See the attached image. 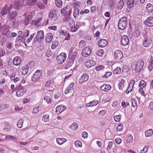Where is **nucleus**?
I'll use <instances>...</instances> for the list:
<instances>
[{
	"mask_svg": "<svg viewBox=\"0 0 153 153\" xmlns=\"http://www.w3.org/2000/svg\"><path fill=\"white\" fill-rule=\"evenodd\" d=\"M66 108V107L62 105L57 106L56 108V112L58 114H60Z\"/></svg>",
	"mask_w": 153,
	"mask_h": 153,
	"instance_id": "nucleus-15",
	"label": "nucleus"
},
{
	"mask_svg": "<svg viewBox=\"0 0 153 153\" xmlns=\"http://www.w3.org/2000/svg\"><path fill=\"white\" fill-rule=\"evenodd\" d=\"M112 73L111 72H106L105 74L103 76V77L105 78H108L111 76Z\"/></svg>",
	"mask_w": 153,
	"mask_h": 153,
	"instance_id": "nucleus-57",
	"label": "nucleus"
},
{
	"mask_svg": "<svg viewBox=\"0 0 153 153\" xmlns=\"http://www.w3.org/2000/svg\"><path fill=\"white\" fill-rule=\"evenodd\" d=\"M44 100H46L48 104H49L51 102V99L48 96H45L44 97Z\"/></svg>",
	"mask_w": 153,
	"mask_h": 153,
	"instance_id": "nucleus-61",
	"label": "nucleus"
},
{
	"mask_svg": "<svg viewBox=\"0 0 153 153\" xmlns=\"http://www.w3.org/2000/svg\"><path fill=\"white\" fill-rule=\"evenodd\" d=\"M21 60L20 58L18 56L15 57L13 60V64L16 66H18L20 65Z\"/></svg>",
	"mask_w": 153,
	"mask_h": 153,
	"instance_id": "nucleus-21",
	"label": "nucleus"
},
{
	"mask_svg": "<svg viewBox=\"0 0 153 153\" xmlns=\"http://www.w3.org/2000/svg\"><path fill=\"white\" fill-rule=\"evenodd\" d=\"M148 148L149 146H145L143 149L141 150L140 153H146L148 151Z\"/></svg>",
	"mask_w": 153,
	"mask_h": 153,
	"instance_id": "nucleus-60",
	"label": "nucleus"
},
{
	"mask_svg": "<svg viewBox=\"0 0 153 153\" xmlns=\"http://www.w3.org/2000/svg\"><path fill=\"white\" fill-rule=\"evenodd\" d=\"M77 54L76 49L74 48H71L69 51V58L74 60Z\"/></svg>",
	"mask_w": 153,
	"mask_h": 153,
	"instance_id": "nucleus-13",
	"label": "nucleus"
},
{
	"mask_svg": "<svg viewBox=\"0 0 153 153\" xmlns=\"http://www.w3.org/2000/svg\"><path fill=\"white\" fill-rule=\"evenodd\" d=\"M145 25L149 27L153 26V17H149L144 21Z\"/></svg>",
	"mask_w": 153,
	"mask_h": 153,
	"instance_id": "nucleus-16",
	"label": "nucleus"
},
{
	"mask_svg": "<svg viewBox=\"0 0 153 153\" xmlns=\"http://www.w3.org/2000/svg\"><path fill=\"white\" fill-rule=\"evenodd\" d=\"M121 117V116L120 114L115 115L114 117V119L115 121L116 122H119L120 120Z\"/></svg>",
	"mask_w": 153,
	"mask_h": 153,
	"instance_id": "nucleus-50",
	"label": "nucleus"
},
{
	"mask_svg": "<svg viewBox=\"0 0 153 153\" xmlns=\"http://www.w3.org/2000/svg\"><path fill=\"white\" fill-rule=\"evenodd\" d=\"M153 134V130L152 129H149L146 130L145 132L146 137H151Z\"/></svg>",
	"mask_w": 153,
	"mask_h": 153,
	"instance_id": "nucleus-35",
	"label": "nucleus"
},
{
	"mask_svg": "<svg viewBox=\"0 0 153 153\" xmlns=\"http://www.w3.org/2000/svg\"><path fill=\"white\" fill-rule=\"evenodd\" d=\"M34 66V62L33 61L30 62L27 64L23 67L21 69V72L23 75H25L28 71L29 68H30Z\"/></svg>",
	"mask_w": 153,
	"mask_h": 153,
	"instance_id": "nucleus-4",
	"label": "nucleus"
},
{
	"mask_svg": "<svg viewBox=\"0 0 153 153\" xmlns=\"http://www.w3.org/2000/svg\"><path fill=\"white\" fill-rule=\"evenodd\" d=\"M78 125L76 123H74L72 124L70 126V128L73 130H75L77 128Z\"/></svg>",
	"mask_w": 153,
	"mask_h": 153,
	"instance_id": "nucleus-40",
	"label": "nucleus"
},
{
	"mask_svg": "<svg viewBox=\"0 0 153 153\" xmlns=\"http://www.w3.org/2000/svg\"><path fill=\"white\" fill-rule=\"evenodd\" d=\"M129 42V39L127 36L124 35L122 36L121 43L123 45L125 46L128 45Z\"/></svg>",
	"mask_w": 153,
	"mask_h": 153,
	"instance_id": "nucleus-12",
	"label": "nucleus"
},
{
	"mask_svg": "<svg viewBox=\"0 0 153 153\" xmlns=\"http://www.w3.org/2000/svg\"><path fill=\"white\" fill-rule=\"evenodd\" d=\"M91 49L89 47H86L84 48L82 51V55L84 57H88L91 53Z\"/></svg>",
	"mask_w": 153,
	"mask_h": 153,
	"instance_id": "nucleus-9",
	"label": "nucleus"
},
{
	"mask_svg": "<svg viewBox=\"0 0 153 153\" xmlns=\"http://www.w3.org/2000/svg\"><path fill=\"white\" fill-rule=\"evenodd\" d=\"M11 79H13L15 83H16L19 82L20 79L19 77L14 76V78H12Z\"/></svg>",
	"mask_w": 153,
	"mask_h": 153,
	"instance_id": "nucleus-64",
	"label": "nucleus"
},
{
	"mask_svg": "<svg viewBox=\"0 0 153 153\" xmlns=\"http://www.w3.org/2000/svg\"><path fill=\"white\" fill-rule=\"evenodd\" d=\"M124 5V2L123 0H120L117 4V7L119 10H121Z\"/></svg>",
	"mask_w": 153,
	"mask_h": 153,
	"instance_id": "nucleus-34",
	"label": "nucleus"
},
{
	"mask_svg": "<svg viewBox=\"0 0 153 153\" xmlns=\"http://www.w3.org/2000/svg\"><path fill=\"white\" fill-rule=\"evenodd\" d=\"M44 38V32L43 30H40L37 32L36 36L33 39V42L36 43L37 42H41Z\"/></svg>",
	"mask_w": 153,
	"mask_h": 153,
	"instance_id": "nucleus-3",
	"label": "nucleus"
},
{
	"mask_svg": "<svg viewBox=\"0 0 153 153\" xmlns=\"http://www.w3.org/2000/svg\"><path fill=\"white\" fill-rule=\"evenodd\" d=\"M121 71V69L120 67L116 68L114 70L113 73L114 74H117L120 73Z\"/></svg>",
	"mask_w": 153,
	"mask_h": 153,
	"instance_id": "nucleus-41",
	"label": "nucleus"
},
{
	"mask_svg": "<svg viewBox=\"0 0 153 153\" xmlns=\"http://www.w3.org/2000/svg\"><path fill=\"white\" fill-rule=\"evenodd\" d=\"M123 125L122 123H119L117 127V130L118 131H122L123 129Z\"/></svg>",
	"mask_w": 153,
	"mask_h": 153,
	"instance_id": "nucleus-53",
	"label": "nucleus"
},
{
	"mask_svg": "<svg viewBox=\"0 0 153 153\" xmlns=\"http://www.w3.org/2000/svg\"><path fill=\"white\" fill-rule=\"evenodd\" d=\"M127 19L126 17L121 18L119 21L118 27L120 30H123L126 28L127 25Z\"/></svg>",
	"mask_w": 153,
	"mask_h": 153,
	"instance_id": "nucleus-2",
	"label": "nucleus"
},
{
	"mask_svg": "<svg viewBox=\"0 0 153 153\" xmlns=\"http://www.w3.org/2000/svg\"><path fill=\"white\" fill-rule=\"evenodd\" d=\"M89 76L88 73H83L80 77L79 80V83L82 84L83 82L87 81L88 79Z\"/></svg>",
	"mask_w": 153,
	"mask_h": 153,
	"instance_id": "nucleus-8",
	"label": "nucleus"
},
{
	"mask_svg": "<svg viewBox=\"0 0 153 153\" xmlns=\"http://www.w3.org/2000/svg\"><path fill=\"white\" fill-rule=\"evenodd\" d=\"M113 144V143L112 141H109L108 143V146L107 147V149L109 150L111 149Z\"/></svg>",
	"mask_w": 153,
	"mask_h": 153,
	"instance_id": "nucleus-59",
	"label": "nucleus"
},
{
	"mask_svg": "<svg viewBox=\"0 0 153 153\" xmlns=\"http://www.w3.org/2000/svg\"><path fill=\"white\" fill-rule=\"evenodd\" d=\"M144 65V61L142 59H140L137 62L135 65H132L131 66L136 72H138L143 69Z\"/></svg>",
	"mask_w": 153,
	"mask_h": 153,
	"instance_id": "nucleus-1",
	"label": "nucleus"
},
{
	"mask_svg": "<svg viewBox=\"0 0 153 153\" xmlns=\"http://www.w3.org/2000/svg\"><path fill=\"white\" fill-rule=\"evenodd\" d=\"M104 51L103 49H101L97 51L95 54L99 56H102L104 54Z\"/></svg>",
	"mask_w": 153,
	"mask_h": 153,
	"instance_id": "nucleus-37",
	"label": "nucleus"
},
{
	"mask_svg": "<svg viewBox=\"0 0 153 153\" xmlns=\"http://www.w3.org/2000/svg\"><path fill=\"white\" fill-rule=\"evenodd\" d=\"M58 13L57 10L56 9L51 10L50 12L49 15V17L50 18H53L56 16L58 15Z\"/></svg>",
	"mask_w": 153,
	"mask_h": 153,
	"instance_id": "nucleus-19",
	"label": "nucleus"
},
{
	"mask_svg": "<svg viewBox=\"0 0 153 153\" xmlns=\"http://www.w3.org/2000/svg\"><path fill=\"white\" fill-rule=\"evenodd\" d=\"M95 64V62L91 60H88L85 63V66L88 68H89L93 66Z\"/></svg>",
	"mask_w": 153,
	"mask_h": 153,
	"instance_id": "nucleus-18",
	"label": "nucleus"
},
{
	"mask_svg": "<svg viewBox=\"0 0 153 153\" xmlns=\"http://www.w3.org/2000/svg\"><path fill=\"white\" fill-rule=\"evenodd\" d=\"M74 144L76 147H81L82 146V143L79 140H76L74 142Z\"/></svg>",
	"mask_w": 153,
	"mask_h": 153,
	"instance_id": "nucleus-49",
	"label": "nucleus"
},
{
	"mask_svg": "<svg viewBox=\"0 0 153 153\" xmlns=\"http://www.w3.org/2000/svg\"><path fill=\"white\" fill-rule=\"evenodd\" d=\"M66 54L65 53H62L57 57L56 59L58 64H62L65 61L66 58Z\"/></svg>",
	"mask_w": 153,
	"mask_h": 153,
	"instance_id": "nucleus-7",
	"label": "nucleus"
},
{
	"mask_svg": "<svg viewBox=\"0 0 153 153\" xmlns=\"http://www.w3.org/2000/svg\"><path fill=\"white\" fill-rule=\"evenodd\" d=\"M58 43L57 41H53V42L51 46L52 49H54L56 48V47L58 46Z\"/></svg>",
	"mask_w": 153,
	"mask_h": 153,
	"instance_id": "nucleus-52",
	"label": "nucleus"
},
{
	"mask_svg": "<svg viewBox=\"0 0 153 153\" xmlns=\"http://www.w3.org/2000/svg\"><path fill=\"white\" fill-rule=\"evenodd\" d=\"M74 60L69 57L67 62V64L65 65L66 69L68 68L71 67L73 64Z\"/></svg>",
	"mask_w": 153,
	"mask_h": 153,
	"instance_id": "nucleus-28",
	"label": "nucleus"
},
{
	"mask_svg": "<svg viewBox=\"0 0 153 153\" xmlns=\"http://www.w3.org/2000/svg\"><path fill=\"white\" fill-rule=\"evenodd\" d=\"M21 38L20 35H19L18 36L16 40V45H19L21 44Z\"/></svg>",
	"mask_w": 153,
	"mask_h": 153,
	"instance_id": "nucleus-51",
	"label": "nucleus"
},
{
	"mask_svg": "<svg viewBox=\"0 0 153 153\" xmlns=\"http://www.w3.org/2000/svg\"><path fill=\"white\" fill-rule=\"evenodd\" d=\"M5 139L7 140H16V138L13 136L11 135H7L5 137Z\"/></svg>",
	"mask_w": 153,
	"mask_h": 153,
	"instance_id": "nucleus-55",
	"label": "nucleus"
},
{
	"mask_svg": "<svg viewBox=\"0 0 153 153\" xmlns=\"http://www.w3.org/2000/svg\"><path fill=\"white\" fill-rule=\"evenodd\" d=\"M16 12L15 11H13L12 12L9 13V19H10L11 20H12L16 16Z\"/></svg>",
	"mask_w": 153,
	"mask_h": 153,
	"instance_id": "nucleus-39",
	"label": "nucleus"
},
{
	"mask_svg": "<svg viewBox=\"0 0 153 153\" xmlns=\"http://www.w3.org/2000/svg\"><path fill=\"white\" fill-rule=\"evenodd\" d=\"M114 57L115 59L120 60L122 59L123 55L121 51L119 50H116L114 52Z\"/></svg>",
	"mask_w": 153,
	"mask_h": 153,
	"instance_id": "nucleus-10",
	"label": "nucleus"
},
{
	"mask_svg": "<svg viewBox=\"0 0 153 153\" xmlns=\"http://www.w3.org/2000/svg\"><path fill=\"white\" fill-rule=\"evenodd\" d=\"M135 82L134 80H132L129 83V87L126 91V94H128L132 90L133 86Z\"/></svg>",
	"mask_w": 153,
	"mask_h": 153,
	"instance_id": "nucleus-25",
	"label": "nucleus"
},
{
	"mask_svg": "<svg viewBox=\"0 0 153 153\" xmlns=\"http://www.w3.org/2000/svg\"><path fill=\"white\" fill-rule=\"evenodd\" d=\"M4 126L3 127L4 130L7 132L10 131L11 129V126L7 122L4 123Z\"/></svg>",
	"mask_w": 153,
	"mask_h": 153,
	"instance_id": "nucleus-27",
	"label": "nucleus"
},
{
	"mask_svg": "<svg viewBox=\"0 0 153 153\" xmlns=\"http://www.w3.org/2000/svg\"><path fill=\"white\" fill-rule=\"evenodd\" d=\"M127 4L129 8H131L134 6V0H127Z\"/></svg>",
	"mask_w": 153,
	"mask_h": 153,
	"instance_id": "nucleus-44",
	"label": "nucleus"
},
{
	"mask_svg": "<svg viewBox=\"0 0 153 153\" xmlns=\"http://www.w3.org/2000/svg\"><path fill=\"white\" fill-rule=\"evenodd\" d=\"M111 86L108 84H103L100 87V89L105 92H108L111 89Z\"/></svg>",
	"mask_w": 153,
	"mask_h": 153,
	"instance_id": "nucleus-17",
	"label": "nucleus"
},
{
	"mask_svg": "<svg viewBox=\"0 0 153 153\" xmlns=\"http://www.w3.org/2000/svg\"><path fill=\"white\" fill-rule=\"evenodd\" d=\"M70 27L71 31L73 32H74L77 31L79 28V27L77 25H75L71 27Z\"/></svg>",
	"mask_w": 153,
	"mask_h": 153,
	"instance_id": "nucleus-48",
	"label": "nucleus"
},
{
	"mask_svg": "<svg viewBox=\"0 0 153 153\" xmlns=\"http://www.w3.org/2000/svg\"><path fill=\"white\" fill-rule=\"evenodd\" d=\"M27 90L24 88L22 85H19L16 91V96L18 97H22L26 92Z\"/></svg>",
	"mask_w": 153,
	"mask_h": 153,
	"instance_id": "nucleus-6",
	"label": "nucleus"
},
{
	"mask_svg": "<svg viewBox=\"0 0 153 153\" xmlns=\"http://www.w3.org/2000/svg\"><path fill=\"white\" fill-rule=\"evenodd\" d=\"M67 141V140L65 138H57L56 140L57 143L60 145L62 144Z\"/></svg>",
	"mask_w": 153,
	"mask_h": 153,
	"instance_id": "nucleus-33",
	"label": "nucleus"
},
{
	"mask_svg": "<svg viewBox=\"0 0 153 153\" xmlns=\"http://www.w3.org/2000/svg\"><path fill=\"white\" fill-rule=\"evenodd\" d=\"M146 9L147 13H152L153 11V5L148 3L146 7Z\"/></svg>",
	"mask_w": 153,
	"mask_h": 153,
	"instance_id": "nucleus-26",
	"label": "nucleus"
},
{
	"mask_svg": "<svg viewBox=\"0 0 153 153\" xmlns=\"http://www.w3.org/2000/svg\"><path fill=\"white\" fill-rule=\"evenodd\" d=\"M49 115L46 114L44 115L42 118V120L45 122H47L49 121Z\"/></svg>",
	"mask_w": 153,
	"mask_h": 153,
	"instance_id": "nucleus-43",
	"label": "nucleus"
},
{
	"mask_svg": "<svg viewBox=\"0 0 153 153\" xmlns=\"http://www.w3.org/2000/svg\"><path fill=\"white\" fill-rule=\"evenodd\" d=\"M152 39L150 36H146L143 42V45L146 47H148L151 43Z\"/></svg>",
	"mask_w": 153,
	"mask_h": 153,
	"instance_id": "nucleus-14",
	"label": "nucleus"
},
{
	"mask_svg": "<svg viewBox=\"0 0 153 153\" xmlns=\"http://www.w3.org/2000/svg\"><path fill=\"white\" fill-rule=\"evenodd\" d=\"M53 38V36L51 33H49L46 36V40L47 42L49 43L51 42Z\"/></svg>",
	"mask_w": 153,
	"mask_h": 153,
	"instance_id": "nucleus-31",
	"label": "nucleus"
},
{
	"mask_svg": "<svg viewBox=\"0 0 153 153\" xmlns=\"http://www.w3.org/2000/svg\"><path fill=\"white\" fill-rule=\"evenodd\" d=\"M146 85V82L144 80H141L139 84V87L141 88H143Z\"/></svg>",
	"mask_w": 153,
	"mask_h": 153,
	"instance_id": "nucleus-47",
	"label": "nucleus"
},
{
	"mask_svg": "<svg viewBox=\"0 0 153 153\" xmlns=\"http://www.w3.org/2000/svg\"><path fill=\"white\" fill-rule=\"evenodd\" d=\"M45 86L48 91H53L54 86L51 81H47L45 83Z\"/></svg>",
	"mask_w": 153,
	"mask_h": 153,
	"instance_id": "nucleus-11",
	"label": "nucleus"
},
{
	"mask_svg": "<svg viewBox=\"0 0 153 153\" xmlns=\"http://www.w3.org/2000/svg\"><path fill=\"white\" fill-rule=\"evenodd\" d=\"M21 22L25 26H27L29 23V20L27 18H25Z\"/></svg>",
	"mask_w": 153,
	"mask_h": 153,
	"instance_id": "nucleus-56",
	"label": "nucleus"
},
{
	"mask_svg": "<svg viewBox=\"0 0 153 153\" xmlns=\"http://www.w3.org/2000/svg\"><path fill=\"white\" fill-rule=\"evenodd\" d=\"M98 103V101L96 100H94L93 101L90 102L86 104V105L87 107H93L96 106Z\"/></svg>",
	"mask_w": 153,
	"mask_h": 153,
	"instance_id": "nucleus-29",
	"label": "nucleus"
},
{
	"mask_svg": "<svg viewBox=\"0 0 153 153\" xmlns=\"http://www.w3.org/2000/svg\"><path fill=\"white\" fill-rule=\"evenodd\" d=\"M74 84L73 82H71L69 86L67 87L65 89V94H68L69 92H71L73 89V86Z\"/></svg>",
	"mask_w": 153,
	"mask_h": 153,
	"instance_id": "nucleus-24",
	"label": "nucleus"
},
{
	"mask_svg": "<svg viewBox=\"0 0 153 153\" xmlns=\"http://www.w3.org/2000/svg\"><path fill=\"white\" fill-rule=\"evenodd\" d=\"M41 19L42 18L39 17L37 19V20H35L34 22V25L35 26L38 27L41 25Z\"/></svg>",
	"mask_w": 153,
	"mask_h": 153,
	"instance_id": "nucleus-36",
	"label": "nucleus"
},
{
	"mask_svg": "<svg viewBox=\"0 0 153 153\" xmlns=\"http://www.w3.org/2000/svg\"><path fill=\"white\" fill-rule=\"evenodd\" d=\"M116 3L115 0H108V5L109 7L111 9H113Z\"/></svg>",
	"mask_w": 153,
	"mask_h": 153,
	"instance_id": "nucleus-32",
	"label": "nucleus"
},
{
	"mask_svg": "<svg viewBox=\"0 0 153 153\" xmlns=\"http://www.w3.org/2000/svg\"><path fill=\"white\" fill-rule=\"evenodd\" d=\"M24 120L22 119H19L17 122V125L18 127L19 128L22 127V126Z\"/></svg>",
	"mask_w": 153,
	"mask_h": 153,
	"instance_id": "nucleus-45",
	"label": "nucleus"
},
{
	"mask_svg": "<svg viewBox=\"0 0 153 153\" xmlns=\"http://www.w3.org/2000/svg\"><path fill=\"white\" fill-rule=\"evenodd\" d=\"M3 28L5 30H4V31H7L6 35L9 37H11V33L9 30L10 29V27L7 25H4Z\"/></svg>",
	"mask_w": 153,
	"mask_h": 153,
	"instance_id": "nucleus-30",
	"label": "nucleus"
},
{
	"mask_svg": "<svg viewBox=\"0 0 153 153\" xmlns=\"http://www.w3.org/2000/svg\"><path fill=\"white\" fill-rule=\"evenodd\" d=\"M132 106L135 108H137V103L136 100L134 98H132L131 100Z\"/></svg>",
	"mask_w": 153,
	"mask_h": 153,
	"instance_id": "nucleus-42",
	"label": "nucleus"
},
{
	"mask_svg": "<svg viewBox=\"0 0 153 153\" xmlns=\"http://www.w3.org/2000/svg\"><path fill=\"white\" fill-rule=\"evenodd\" d=\"M55 4L56 6L59 8H61L62 5V0H55Z\"/></svg>",
	"mask_w": 153,
	"mask_h": 153,
	"instance_id": "nucleus-38",
	"label": "nucleus"
},
{
	"mask_svg": "<svg viewBox=\"0 0 153 153\" xmlns=\"http://www.w3.org/2000/svg\"><path fill=\"white\" fill-rule=\"evenodd\" d=\"M12 9V6L11 5L9 7V8L8 9V8L7 5H5L4 7L1 10V14L3 16L4 15L6 14L8 11H9L10 10H11Z\"/></svg>",
	"mask_w": 153,
	"mask_h": 153,
	"instance_id": "nucleus-23",
	"label": "nucleus"
},
{
	"mask_svg": "<svg viewBox=\"0 0 153 153\" xmlns=\"http://www.w3.org/2000/svg\"><path fill=\"white\" fill-rule=\"evenodd\" d=\"M29 30H24L23 34L22 35L23 37H27L29 35Z\"/></svg>",
	"mask_w": 153,
	"mask_h": 153,
	"instance_id": "nucleus-54",
	"label": "nucleus"
},
{
	"mask_svg": "<svg viewBox=\"0 0 153 153\" xmlns=\"http://www.w3.org/2000/svg\"><path fill=\"white\" fill-rule=\"evenodd\" d=\"M104 68V66L102 65H100L96 67L95 68L96 71H99L103 69Z\"/></svg>",
	"mask_w": 153,
	"mask_h": 153,
	"instance_id": "nucleus-63",
	"label": "nucleus"
},
{
	"mask_svg": "<svg viewBox=\"0 0 153 153\" xmlns=\"http://www.w3.org/2000/svg\"><path fill=\"white\" fill-rule=\"evenodd\" d=\"M38 7L39 8L42 9L45 8V6L42 2H39L37 5Z\"/></svg>",
	"mask_w": 153,
	"mask_h": 153,
	"instance_id": "nucleus-58",
	"label": "nucleus"
},
{
	"mask_svg": "<svg viewBox=\"0 0 153 153\" xmlns=\"http://www.w3.org/2000/svg\"><path fill=\"white\" fill-rule=\"evenodd\" d=\"M133 140V137L132 135H129L127 138V141L129 143L132 142Z\"/></svg>",
	"mask_w": 153,
	"mask_h": 153,
	"instance_id": "nucleus-62",
	"label": "nucleus"
},
{
	"mask_svg": "<svg viewBox=\"0 0 153 153\" xmlns=\"http://www.w3.org/2000/svg\"><path fill=\"white\" fill-rule=\"evenodd\" d=\"M79 10L78 8H75L73 13V16L74 18H76L79 16Z\"/></svg>",
	"mask_w": 153,
	"mask_h": 153,
	"instance_id": "nucleus-46",
	"label": "nucleus"
},
{
	"mask_svg": "<svg viewBox=\"0 0 153 153\" xmlns=\"http://www.w3.org/2000/svg\"><path fill=\"white\" fill-rule=\"evenodd\" d=\"M118 82V86L119 89L123 91L125 86V81L123 79H121Z\"/></svg>",
	"mask_w": 153,
	"mask_h": 153,
	"instance_id": "nucleus-20",
	"label": "nucleus"
},
{
	"mask_svg": "<svg viewBox=\"0 0 153 153\" xmlns=\"http://www.w3.org/2000/svg\"><path fill=\"white\" fill-rule=\"evenodd\" d=\"M107 41L104 39H100L99 42L98 44V46L101 48L105 47L108 44Z\"/></svg>",
	"mask_w": 153,
	"mask_h": 153,
	"instance_id": "nucleus-22",
	"label": "nucleus"
},
{
	"mask_svg": "<svg viewBox=\"0 0 153 153\" xmlns=\"http://www.w3.org/2000/svg\"><path fill=\"white\" fill-rule=\"evenodd\" d=\"M42 71L37 70L32 76L31 80L33 82H36L42 77Z\"/></svg>",
	"mask_w": 153,
	"mask_h": 153,
	"instance_id": "nucleus-5",
	"label": "nucleus"
}]
</instances>
